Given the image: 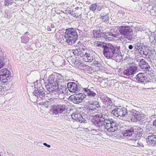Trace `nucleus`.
Listing matches in <instances>:
<instances>
[{
	"instance_id": "nucleus-1",
	"label": "nucleus",
	"mask_w": 156,
	"mask_h": 156,
	"mask_svg": "<svg viewBox=\"0 0 156 156\" xmlns=\"http://www.w3.org/2000/svg\"><path fill=\"white\" fill-rule=\"evenodd\" d=\"M92 122L97 129L101 131H105L106 129L108 132H113L118 129L119 126L115 120L107 118L105 115L102 113L94 115Z\"/></svg>"
},
{
	"instance_id": "nucleus-2",
	"label": "nucleus",
	"mask_w": 156,
	"mask_h": 156,
	"mask_svg": "<svg viewBox=\"0 0 156 156\" xmlns=\"http://www.w3.org/2000/svg\"><path fill=\"white\" fill-rule=\"evenodd\" d=\"M94 45L103 48V55L107 58L114 60L116 62H119L123 58L119 46H113L110 43H106L100 41H95Z\"/></svg>"
},
{
	"instance_id": "nucleus-3",
	"label": "nucleus",
	"mask_w": 156,
	"mask_h": 156,
	"mask_svg": "<svg viewBox=\"0 0 156 156\" xmlns=\"http://www.w3.org/2000/svg\"><path fill=\"white\" fill-rule=\"evenodd\" d=\"M132 27L130 26H122L119 27L120 34L122 35L119 39L121 41H134L136 39V36L133 34Z\"/></svg>"
},
{
	"instance_id": "nucleus-4",
	"label": "nucleus",
	"mask_w": 156,
	"mask_h": 156,
	"mask_svg": "<svg viewBox=\"0 0 156 156\" xmlns=\"http://www.w3.org/2000/svg\"><path fill=\"white\" fill-rule=\"evenodd\" d=\"M66 105L63 104L54 105L50 110V112L53 115L64 114L66 112Z\"/></svg>"
},
{
	"instance_id": "nucleus-5",
	"label": "nucleus",
	"mask_w": 156,
	"mask_h": 156,
	"mask_svg": "<svg viewBox=\"0 0 156 156\" xmlns=\"http://www.w3.org/2000/svg\"><path fill=\"white\" fill-rule=\"evenodd\" d=\"M87 107L86 112L89 115L97 112L98 109L100 108L98 103L95 101H89Z\"/></svg>"
},
{
	"instance_id": "nucleus-6",
	"label": "nucleus",
	"mask_w": 156,
	"mask_h": 156,
	"mask_svg": "<svg viewBox=\"0 0 156 156\" xmlns=\"http://www.w3.org/2000/svg\"><path fill=\"white\" fill-rule=\"evenodd\" d=\"M45 90L40 84L35 85L33 93L38 98H40L42 99L44 98Z\"/></svg>"
},
{
	"instance_id": "nucleus-7",
	"label": "nucleus",
	"mask_w": 156,
	"mask_h": 156,
	"mask_svg": "<svg viewBox=\"0 0 156 156\" xmlns=\"http://www.w3.org/2000/svg\"><path fill=\"white\" fill-rule=\"evenodd\" d=\"M11 76L10 72L6 69L0 70V81L3 83H7L10 80Z\"/></svg>"
},
{
	"instance_id": "nucleus-8",
	"label": "nucleus",
	"mask_w": 156,
	"mask_h": 156,
	"mask_svg": "<svg viewBox=\"0 0 156 156\" xmlns=\"http://www.w3.org/2000/svg\"><path fill=\"white\" fill-rule=\"evenodd\" d=\"M86 95L84 93H79L75 95H71L69 97V100L75 104H79L81 102L86 98Z\"/></svg>"
},
{
	"instance_id": "nucleus-9",
	"label": "nucleus",
	"mask_w": 156,
	"mask_h": 156,
	"mask_svg": "<svg viewBox=\"0 0 156 156\" xmlns=\"http://www.w3.org/2000/svg\"><path fill=\"white\" fill-rule=\"evenodd\" d=\"M68 89L70 92L77 93L80 90L82 87L80 85L74 82H70L67 83Z\"/></svg>"
},
{
	"instance_id": "nucleus-10",
	"label": "nucleus",
	"mask_w": 156,
	"mask_h": 156,
	"mask_svg": "<svg viewBox=\"0 0 156 156\" xmlns=\"http://www.w3.org/2000/svg\"><path fill=\"white\" fill-rule=\"evenodd\" d=\"M137 67L136 66H129L123 71V74L127 76L132 77L136 72Z\"/></svg>"
},
{
	"instance_id": "nucleus-11",
	"label": "nucleus",
	"mask_w": 156,
	"mask_h": 156,
	"mask_svg": "<svg viewBox=\"0 0 156 156\" xmlns=\"http://www.w3.org/2000/svg\"><path fill=\"white\" fill-rule=\"evenodd\" d=\"M63 78V77L59 74H52L50 76L48 80L51 83L54 82L56 84V83H59L60 80H64Z\"/></svg>"
},
{
	"instance_id": "nucleus-12",
	"label": "nucleus",
	"mask_w": 156,
	"mask_h": 156,
	"mask_svg": "<svg viewBox=\"0 0 156 156\" xmlns=\"http://www.w3.org/2000/svg\"><path fill=\"white\" fill-rule=\"evenodd\" d=\"M64 36L78 38V34L76 30L71 28L66 30Z\"/></svg>"
},
{
	"instance_id": "nucleus-13",
	"label": "nucleus",
	"mask_w": 156,
	"mask_h": 156,
	"mask_svg": "<svg viewBox=\"0 0 156 156\" xmlns=\"http://www.w3.org/2000/svg\"><path fill=\"white\" fill-rule=\"evenodd\" d=\"M156 133H150L147 137V143L151 146H154L156 144Z\"/></svg>"
},
{
	"instance_id": "nucleus-14",
	"label": "nucleus",
	"mask_w": 156,
	"mask_h": 156,
	"mask_svg": "<svg viewBox=\"0 0 156 156\" xmlns=\"http://www.w3.org/2000/svg\"><path fill=\"white\" fill-rule=\"evenodd\" d=\"M71 117L73 119L80 123H85L86 122V120L83 118L81 115L77 112H75L73 113L71 115Z\"/></svg>"
},
{
	"instance_id": "nucleus-15",
	"label": "nucleus",
	"mask_w": 156,
	"mask_h": 156,
	"mask_svg": "<svg viewBox=\"0 0 156 156\" xmlns=\"http://www.w3.org/2000/svg\"><path fill=\"white\" fill-rule=\"evenodd\" d=\"M139 66L141 69L144 70L146 72L149 71L150 67L148 63L144 59L141 60L139 62Z\"/></svg>"
},
{
	"instance_id": "nucleus-16",
	"label": "nucleus",
	"mask_w": 156,
	"mask_h": 156,
	"mask_svg": "<svg viewBox=\"0 0 156 156\" xmlns=\"http://www.w3.org/2000/svg\"><path fill=\"white\" fill-rule=\"evenodd\" d=\"M135 79L138 82L140 83H144L147 81L146 74L141 73L137 74L135 77Z\"/></svg>"
},
{
	"instance_id": "nucleus-17",
	"label": "nucleus",
	"mask_w": 156,
	"mask_h": 156,
	"mask_svg": "<svg viewBox=\"0 0 156 156\" xmlns=\"http://www.w3.org/2000/svg\"><path fill=\"white\" fill-rule=\"evenodd\" d=\"M101 100L105 105H107L108 108H113L115 107V105L112 102L111 99L107 96L105 95L103 97H102Z\"/></svg>"
},
{
	"instance_id": "nucleus-18",
	"label": "nucleus",
	"mask_w": 156,
	"mask_h": 156,
	"mask_svg": "<svg viewBox=\"0 0 156 156\" xmlns=\"http://www.w3.org/2000/svg\"><path fill=\"white\" fill-rule=\"evenodd\" d=\"M81 55V57L84 61L87 62H91L94 60V58L92 54L88 52H85V54Z\"/></svg>"
},
{
	"instance_id": "nucleus-19",
	"label": "nucleus",
	"mask_w": 156,
	"mask_h": 156,
	"mask_svg": "<svg viewBox=\"0 0 156 156\" xmlns=\"http://www.w3.org/2000/svg\"><path fill=\"white\" fill-rule=\"evenodd\" d=\"M134 133L133 128L132 127H129L128 128L122 132V133L123 136L126 137L127 138H133V134Z\"/></svg>"
},
{
	"instance_id": "nucleus-20",
	"label": "nucleus",
	"mask_w": 156,
	"mask_h": 156,
	"mask_svg": "<svg viewBox=\"0 0 156 156\" xmlns=\"http://www.w3.org/2000/svg\"><path fill=\"white\" fill-rule=\"evenodd\" d=\"M142 132V130H140L139 131H135V133L134 132L132 135L133 138L131 137V138H129V139L130 140H134L135 142H136L137 144H138V140L140 139L143 134Z\"/></svg>"
},
{
	"instance_id": "nucleus-21",
	"label": "nucleus",
	"mask_w": 156,
	"mask_h": 156,
	"mask_svg": "<svg viewBox=\"0 0 156 156\" xmlns=\"http://www.w3.org/2000/svg\"><path fill=\"white\" fill-rule=\"evenodd\" d=\"M83 90L84 91L85 94H87L90 97L95 98L98 96V95L93 91L92 88L88 89L87 88H84Z\"/></svg>"
},
{
	"instance_id": "nucleus-22",
	"label": "nucleus",
	"mask_w": 156,
	"mask_h": 156,
	"mask_svg": "<svg viewBox=\"0 0 156 156\" xmlns=\"http://www.w3.org/2000/svg\"><path fill=\"white\" fill-rule=\"evenodd\" d=\"M136 118H135L133 119V122L138 121L140 122H142L145 120L146 116L145 115L140 112V114H139L138 116Z\"/></svg>"
},
{
	"instance_id": "nucleus-23",
	"label": "nucleus",
	"mask_w": 156,
	"mask_h": 156,
	"mask_svg": "<svg viewBox=\"0 0 156 156\" xmlns=\"http://www.w3.org/2000/svg\"><path fill=\"white\" fill-rule=\"evenodd\" d=\"M7 59L3 55L0 54V69L5 66L7 64Z\"/></svg>"
},
{
	"instance_id": "nucleus-24",
	"label": "nucleus",
	"mask_w": 156,
	"mask_h": 156,
	"mask_svg": "<svg viewBox=\"0 0 156 156\" xmlns=\"http://www.w3.org/2000/svg\"><path fill=\"white\" fill-rule=\"evenodd\" d=\"M66 43L69 45L74 44L78 38H74L64 36Z\"/></svg>"
},
{
	"instance_id": "nucleus-25",
	"label": "nucleus",
	"mask_w": 156,
	"mask_h": 156,
	"mask_svg": "<svg viewBox=\"0 0 156 156\" xmlns=\"http://www.w3.org/2000/svg\"><path fill=\"white\" fill-rule=\"evenodd\" d=\"M100 4H91L90 6V9L94 12H95L97 10V11L101 10V7L99 5Z\"/></svg>"
},
{
	"instance_id": "nucleus-26",
	"label": "nucleus",
	"mask_w": 156,
	"mask_h": 156,
	"mask_svg": "<svg viewBox=\"0 0 156 156\" xmlns=\"http://www.w3.org/2000/svg\"><path fill=\"white\" fill-rule=\"evenodd\" d=\"M103 38L105 39L106 41H110L112 40L113 37L110 30L108 32H104Z\"/></svg>"
},
{
	"instance_id": "nucleus-27",
	"label": "nucleus",
	"mask_w": 156,
	"mask_h": 156,
	"mask_svg": "<svg viewBox=\"0 0 156 156\" xmlns=\"http://www.w3.org/2000/svg\"><path fill=\"white\" fill-rule=\"evenodd\" d=\"M58 83H56V84L55 83H51L49 82L47 85H45V87L47 89H50V88H52V89H56L58 88Z\"/></svg>"
},
{
	"instance_id": "nucleus-28",
	"label": "nucleus",
	"mask_w": 156,
	"mask_h": 156,
	"mask_svg": "<svg viewBox=\"0 0 156 156\" xmlns=\"http://www.w3.org/2000/svg\"><path fill=\"white\" fill-rule=\"evenodd\" d=\"M66 88H65L64 87L63 88H59L58 87V88H56V94H58L57 97L61 98L62 97L63 95H64V92L63 91L64 90H66L65 89Z\"/></svg>"
},
{
	"instance_id": "nucleus-29",
	"label": "nucleus",
	"mask_w": 156,
	"mask_h": 156,
	"mask_svg": "<svg viewBox=\"0 0 156 156\" xmlns=\"http://www.w3.org/2000/svg\"><path fill=\"white\" fill-rule=\"evenodd\" d=\"M140 112L134 109H132L130 111L131 119L132 121L133 122V119L134 118H137L136 117L138 116Z\"/></svg>"
},
{
	"instance_id": "nucleus-30",
	"label": "nucleus",
	"mask_w": 156,
	"mask_h": 156,
	"mask_svg": "<svg viewBox=\"0 0 156 156\" xmlns=\"http://www.w3.org/2000/svg\"><path fill=\"white\" fill-rule=\"evenodd\" d=\"M93 33L94 37L96 39H98L99 38H101L102 39L103 38L104 32L99 33L96 30H93Z\"/></svg>"
},
{
	"instance_id": "nucleus-31",
	"label": "nucleus",
	"mask_w": 156,
	"mask_h": 156,
	"mask_svg": "<svg viewBox=\"0 0 156 156\" xmlns=\"http://www.w3.org/2000/svg\"><path fill=\"white\" fill-rule=\"evenodd\" d=\"M113 37L117 38L120 34L119 30L116 28H113L110 30Z\"/></svg>"
},
{
	"instance_id": "nucleus-32",
	"label": "nucleus",
	"mask_w": 156,
	"mask_h": 156,
	"mask_svg": "<svg viewBox=\"0 0 156 156\" xmlns=\"http://www.w3.org/2000/svg\"><path fill=\"white\" fill-rule=\"evenodd\" d=\"M120 118L122 117H126L128 115L127 110L125 108H120Z\"/></svg>"
},
{
	"instance_id": "nucleus-33",
	"label": "nucleus",
	"mask_w": 156,
	"mask_h": 156,
	"mask_svg": "<svg viewBox=\"0 0 156 156\" xmlns=\"http://www.w3.org/2000/svg\"><path fill=\"white\" fill-rule=\"evenodd\" d=\"M120 108H115L111 112V113L116 117L120 118Z\"/></svg>"
},
{
	"instance_id": "nucleus-34",
	"label": "nucleus",
	"mask_w": 156,
	"mask_h": 156,
	"mask_svg": "<svg viewBox=\"0 0 156 156\" xmlns=\"http://www.w3.org/2000/svg\"><path fill=\"white\" fill-rule=\"evenodd\" d=\"M53 89V90H52L51 88H50V89H47L48 92L47 93L50 94V95L52 96V97L54 98L57 97V95H58V94H56L57 92L56 91L57 89L56 88Z\"/></svg>"
},
{
	"instance_id": "nucleus-35",
	"label": "nucleus",
	"mask_w": 156,
	"mask_h": 156,
	"mask_svg": "<svg viewBox=\"0 0 156 156\" xmlns=\"http://www.w3.org/2000/svg\"><path fill=\"white\" fill-rule=\"evenodd\" d=\"M101 18L102 20L105 22H107L109 19V16L108 13L106 14L103 13H101Z\"/></svg>"
},
{
	"instance_id": "nucleus-36",
	"label": "nucleus",
	"mask_w": 156,
	"mask_h": 156,
	"mask_svg": "<svg viewBox=\"0 0 156 156\" xmlns=\"http://www.w3.org/2000/svg\"><path fill=\"white\" fill-rule=\"evenodd\" d=\"M134 49L139 50L142 48L143 44L140 42H136L134 44Z\"/></svg>"
},
{
	"instance_id": "nucleus-37",
	"label": "nucleus",
	"mask_w": 156,
	"mask_h": 156,
	"mask_svg": "<svg viewBox=\"0 0 156 156\" xmlns=\"http://www.w3.org/2000/svg\"><path fill=\"white\" fill-rule=\"evenodd\" d=\"M72 52L74 55L77 56L80 55L82 53V51L80 49L77 48L76 49L72 50Z\"/></svg>"
},
{
	"instance_id": "nucleus-38",
	"label": "nucleus",
	"mask_w": 156,
	"mask_h": 156,
	"mask_svg": "<svg viewBox=\"0 0 156 156\" xmlns=\"http://www.w3.org/2000/svg\"><path fill=\"white\" fill-rule=\"evenodd\" d=\"M21 43L26 44L29 41V37L27 36L24 35L21 37Z\"/></svg>"
},
{
	"instance_id": "nucleus-39",
	"label": "nucleus",
	"mask_w": 156,
	"mask_h": 156,
	"mask_svg": "<svg viewBox=\"0 0 156 156\" xmlns=\"http://www.w3.org/2000/svg\"><path fill=\"white\" fill-rule=\"evenodd\" d=\"M74 65L76 67H82L83 66V63H82L78 59H76L74 62Z\"/></svg>"
},
{
	"instance_id": "nucleus-40",
	"label": "nucleus",
	"mask_w": 156,
	"mask_h": 156,
	"mask_svg": "<svg viewBox=\"0 0 156 156\" xmlns=\"http://www.w3.org/2000/svg\"><path fill=\"white\" fill-rule=\"evenodd\" d=\"M54 99L53 98H50V99H48V100L45 103V105H47L46 107H48V106H50L51 105V103H53L54 102Z\"/></svg>"
},
{
	"instance_id": "nucleus-41",
	"label": "nucleus",
	"mask_w": 156,
	"mask_h": 156,
	"mask_svg": "<svg viewBox=\"0 0 156 156\" xmlns=\"http://www.w3.org/2000/svg\"><path fill=\"white\" fill-rule=\"evenodd\" d=\"M12 4V0H5L4 5L8 6L9 5H11Z\"/></svg>"
},
{
	"instance_id": "nucleus-42",
	"label": "nucleus",
	"mask_w": 156,
	"mask_h": 156,
	"mask_svg": "<svg viewBox=\"0 0 156 156\" xmlns=\"http://www.w3.org/2000/svg\"><path fill=\"white\" fill-rule=\"evenodd\" d=\"M135 30L136 32L137 31H142L143 30L141 26L140 25H137L135 27Z\"/></svg>"
},
{
	"instance_id": "nucleus-43",
	"label": "nucleus",
	"mask_w": 156,
	"mask_h": 156,
	"mask_svg": "<svg viewBox=\"0 0 156 156\" xmlns=\"http://www.w3.org/2000/svg\"><path fill=\"white\" fill-rule=\"evenodd\" d=\"M101 86L103 87H106L108 86V83L105 80H101L100 82Z\"/></svg>"
},
{
	"instance_id": "nucleus-44",
	"label": "nucleus",
	"mask_w": 156,
	"mask_h": 156,
	"mask_svg": "<svg viewBox=\"0 0 156 156\" xmlns=\"http://www.w3.org/2000/svg\"><path fill=\"white\" fill-rule=\"evenodd\" d=\"M70 14L72 16H73L74 17H75L76 18H81L82 17L81 14H80L79 16H76L75 13H73V12H71Z\"/></svg>"
},
{
	"instance_id": "nucleus-45",
	"label": "nucleus",
	"mask_w": 156,
	"mask_h": 156,
	"mask_svg": "<svg viewBox=\"0 0 156 156\" xmlns=\"http://www.w3.org/2000/svg\"><path fill=\"white\" fill-rule=\"evenodd\" d=\"M93 61V63L94 64L96 65V66H99L101 65V62H100L99 61L95 60L94 59V60Z\"/></svg>"
},
{
	"instance_id": "nucleus-46",
	"label": "nucleus",
	"mask_w": 156,
	"mask_h": 156,
	"mask_svg": "<svg viewBox=\"0 0 156 156\" xmlns=\"http://www.w3.org/2000/svg\"><path fill=\"white\" fill-rule=\"evenodd\" d=\"M4 87L0 85V95L4 94Z\"/></svg>"
},
{
	"instance_id": "nucleus-47",
	"label": "nucleus",
	"mask_w": 156,
	"mask_h": 156,
	"mask_svg": "<svg viewBox=\"0 0 156 156\" xmlns=\"http://www.w3.org/2000/svg\"><path fill=\"white\" fill-rule=\"evenodd\" d=\"M133 140V142L135 144V145H133L132 146H141L142 145L140 144L139 142V144H137L136 142H135V140Z\"/></svg>"
},
{
	"instance_id": "nucleus-48",
	"label": "nucleus",
	"mask_w": 156,
	"mask_h": 156,
	"mask_svg": "<svg viewBox=\"0 0 156 156\" xmlns=\"http://www.w3.org/2000/svg\"><path fill=\"white\" fill-rule=\"evenodd\" d=\"M80 49L81 50V49H82L83 51H85V50H86L87 48L86 47L84 46L83 45V44L82 45H81V46H80Z\"/></svg>"
},
{
	"instance_id": "nucleus-49",
	"label": "nucleus",
	"mask_w": 156,
	"mask_h": 156,
	"mask_svg": "<svg viewBox=\"0 0 156 156\" xmlns=\"http://www.w3.org/2000/svg\"><path fill=\"white\" fill-rule=\"evenodd\" d=\"M34 143L37 145L41 146L42 145V142L36 141L34 142Z\"/></svg>"
},
{
	"instance_id": "nucleus-50",
	"label": "nucleus",
	"mask_w": 156,
	"mask_h": 156,
	"mask_svg": "<svg viewBox=\"0 0 156 156\" xmlns=\"http://www.w3.org/2000/svg\"><path fill=\"white\" fill-rule=\"evenodd\" d=\"M83 44H82V43H81L80 41H79L77 44L76 45V47H78V48L79 49H80V46L82 45Z\"/></svg>"
},
{
	"instance_id": "nucleus-51",
	"label": "nucleus",
	"mask_w": 156,
	"mask_h": 156,
	"mask_svg": "<svg viewBox=\"0 0 156 156\" xmlns=\"http://www.w3.org/2000/svg\"><path fill=\"white\" fill-rule=\"evenodd\" d=\"M98 27H99V30L100 31L103 30L102 29V28L101 27V24L98 25Z\"/></svg>"
},
{
	"instance_id": "nucleus-52",
	"label": "nucleus",
	"mask_w": 156,
	"mask_h": 156,
	"mask_svg": "<svg viewBox=\"0 0 156 156\" xmlns=\"http://www.w3.org/2000/svg\"><path fill=\"white\" fill-rule=\"evenodd\" d=\"M124 14V13L123 12H119L118 14V16H119L120 17H122V16H123Z\"/></svg>"
},
{
	"instance_id": "nucleus-53",
	"label": "nucleus",
	"mask_w": 156,
	"mask_h": 156,
	"mask_svg": "<svg viewBox=\"0 0 156 156\" xmlns=\"http://www.w3.org/2000/svg\"><path fill=\"white\" fill-rule=\"evenodd\" d=\"M128 48L130 50H132L133 48V46L132 45H130L128 46Z\"/></svg>"
},
{
	"instance_id": "nucleus-54",
	"label": "nucleus",
	"mask_w": 156,
	"mask_h": 156,
	"mask_svg": "<svg viewBox=\"0 0 156 156\" xmlns=\"http://www.w3.org/2000/svg\"><path fill=\"white\" fill-rule=\"evenodd\" d=\"M143 55L145 56H146L148 54V53L147 52V51H143Z\"/></svg>"
},
{
	"instance_id": "nucleus-55",
	"label": "nucleus",
	"mask_w": 156,
	"mask_h": 156,
	"mask_svg": "<svg viewBox=\"0 0 156 156\" xmlns=\"http://www.w3.org/2000/svg\"><path fill=\"white\" fill-rule=\"evenodd\" d=\"M50 27L52 28H54L55 27V26L53 24V23H51L50 24Z\"/></svg>"
},
{
	"instance_id": "nucleus-56",
	"label": "nucleus",
	"mask_w": 156,
	"mask_h": 156,
	"mask_svg": "<svg viewBox=\"0 0 156 156\" xmlns=\"http://www.w3.org/2000/svg\"><path fill=\"white\" fill-rule=\"evenodd\" d=\"M82 9V7H80V8H79L78 7H76L75 8V9L76 10H77L78 9H79L80 10V11L81 10V9Z\"/></svg>"
},
{
	"instance_id": "nucleus-57",
	"label": "nucleus",
	"mask_w": 156,
	"mask_h": 156,
	"mask_svg": "<svg viewBox=\"0 0 156 156\" xmlns=\"http://www.w3.org/2000/svg\"><path fill=\"white\" fill-rule=\"evenodd\" d=\"M42 144L45 146H51L50 145L46 143H43V144Z\"/></svg>"
},
{
	"instance_id": "nucleus-58",
	"label": "nucleus",
	"mask_w": 156,
	"mask_h": 156,
	"mask_svg": "<svg viewBox=\"0 0 156 156\" xmlns=\"http://www.w3.org/2000/svg\"><path fill=\"white\" fill-rule=\"evenodd\" d=\"M47 30L49 31H51V28L50 27V26H48Z\"/></svg>"
},
{
	"instance_id": "nucleus-59",
	"label": "nucleus",
	"mask_w": 156,
	"mask_h": 156,
	"mask_svg": "<svg viewBox=\"0 0 156 156\" xmlns=\"http://www.w3.org/2000/svg\"><path fill=\"white\" fill-rule=\"evenodd\" d=\"M136 127L137 128V129L138 130H140L141 129V127H139L138 126H136Z\"/></svg>"
},
{
	"instance_id": "nucleus-60",
	"label": "nucleus",
	"mask_w": 156,
	"mask_h": 156,
	"mask_svg": "<svg viewBox=\"0 0 156 156\" xmlns=\"http://www.w3.org/2000/svg\"><path fill=\"white\" fill-rule=\"evenodd\" d=\"M153 125L156 127V119L154 120L153 123Z\"/></svg>"
},
{
	"instance_id": "nucleus-61",
	"label": "nucleus",
	"mask_w": 156,
	"mask_h": 156,
	"mask_svg": "<svg viewBox=\"0 0 156 156\" xmlns=\"http://www.w3.org/2000/svg\"><path fill=\"white\" fill-rule=\"evenodd\" d=\"M154 40L155 41V42L156 43V34L154 35Z\"/></svg>"
},
{
	"instance_id": "nucleus-62",
	"label": "nucleus",
	"mask_w": 156,
	"mask_h": 156,
	"mask_svg": "<svg viewBox=\"0 0 156 156\" xmlns=\"http://www.w3.org/2000/svg\"><path fill=\"white\" fill-rule=\"evenodd\" d=\"M153 118H156V114H155L154 115H152Z\"/></svg>"
},
{
	"instance_id": "nucleus-63",
	"label": "nucleus",
	"mask_w": 156,
	"mask_h": 156,
	"mask_svg": "<svg viewBox=\"0 0 156 156\" xmlns=\"http://www.w3.org/2000/svg\"><path fill=\"white\" fill-rule=\"evenodd\" d=\"M154 114H156V108H155L154 109Z\"/></svg>"
},
{
	"instance_id": "nucleus-64",
	"label": "nucleus",
	"mask_w": 156,
	"mask_h": 156,
	"mask_svg": "<svg viewBox=\"0 0 156 156\" xmlns=\"http://www.w3.org/2000/svg\"><path fill=\"white\" fill-rule=\"evenodd\" d=\"M79 28V29H78V30H80L79 29V28H80V27H78Z\"/></svg>"
}]
</instances>
